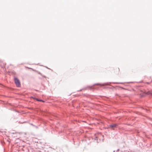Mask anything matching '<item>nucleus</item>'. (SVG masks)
Instances as JSON below:
<instances>
[{"instance_id": "f257e3e1", "label": "nucleus", "mask_w": 152, "mask_h": 152, "mask_svg": "<svg viewBox=\"0 0 152 152\" xmlns=\"http://www.w3.org/2000/svg\"><path fill=\"white\" fill-rule=\"evenodd\" d=\"M15 82L16 86L18 87H20V83L19 80L17 78H15Z\"/></svg>"}, {"instance_id": "f03ea898", "label": "nucleus", "mask_w": 152, "mask_h": 152, "mask_svg": "<svg viewBox=\"0 0 152 152\" xmlns=\"http://www.w3.org/2000/svg\"><path fill=\"white\" fill-rule=\"evenodd\" d=\"M116 126V125L115 124H113V125H110V127L111 128H113V127H115Z\"/></svg>"}, {"instance_id": "7ed1b4c3", "label": "nucleus", "mask_w": 152, "mask_h": 152, "mask_svg": "<svg viewBox=\"0 0 152 152\" xmlns=\"http://www.w3.org/2000/svg\"><path fill=\"white\" fill-rule=\"evenodd\" d=\"M36 99V100H37L38 101H42V102H43V101H42V100H38V99Z\"/></svg>"}, {"instance_id": "20e7f679", "label": "nucleus", "mask_w": 152, "mask_h": 152, "mask_svg": "<svg viewBox=\"0 0 152 152\" xmlns=\"http://www.w3.org/2000/svg\"><path fill=\"white\" fill-rule=\"evenodd\" d=\"M118 70V71H119V68H118L117 69Z\"/></svg>"}]
</instances>
